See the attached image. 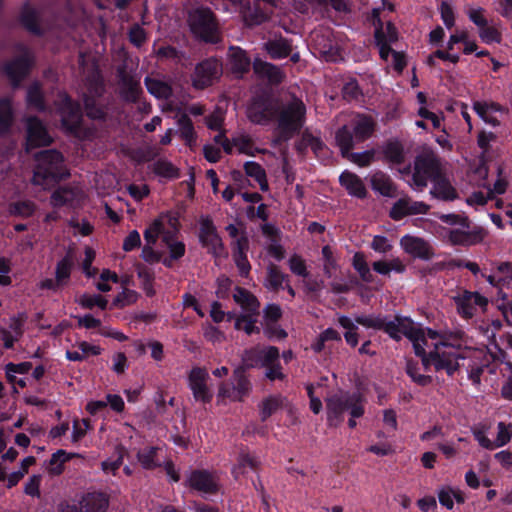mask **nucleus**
Here are the masks:
<instances>
[{
  "label": "nucleus",
  "instance_id": "28",
  "mask_svg": "<svg viewBox=\"0 0 512 512\" xmlns=\"http://www.w3.org/2000/svg\"><path fill=\"white\" fill-rule=\"evenodd\" d=\"M372 189L385 197H394L396 189L391 179L382 172H375L372 174L371 179Z\"/></svg>",
  "mask_w": 512,
  "mask_h": 512
},
{
  "label": "nucleus",
  "instance_id": "52",
  "mask_svg": "<svg viewBox=\"0 0 512 512\" xmlns=\"http://www.w3.org/2000/svg\"><path fill=\"white\" fill-rule=\"evenodd\" d=\"M479 37L487 44L499 43L501 41V34L497 28L488 25L479 29Z\"/></svg>",
  "mask_w": 512,
  "mask_h": 512
},
{
  "label": "nucleus",
  "instance_id": "56",
  "mask_svg": "<svg viewBox=\"0 0 512 512\" xmlns=\"http://www.w3.org/2000/svg\"><path fill=\"white\" fill-rule=\"evenodd\" d=\"M324 259V272L328 277H332L336 269V261L333 252L329 246H324L322 249Z\"/></svg>",
  "mask_w": 512,
  "mask_h": 512
},
{
  "label": "nucleus",
  "instance_id": "16",
  "mask_svg": "<svg viewBox=\"0 0 512 512\" xmlns=\"http://www.w3.org/2000/svg\"><path fill=\"white\" fill-rule=\"evenodd\" d=\"M199 238L203 246H205L214 256L220 257L225 254L224 246L221 238L217 234L216 228L208 217L200 219Z\"/></svg>",
  "mask_w": 512,
  "mask_h": 512
},
{
  "label": "nucleus",
  "instance_id": "30",
  "mask_svg": "<svg viewBox=\"0 0 512 512\" xmlns=\"http://www.w3.org/2000/svg\"><path fill=\"white\" fill-rule=\"evenodd\" d=\"M253 67L257 75L266 78L271 83L277 84L283 79V73L278 67L263 62L260 59H255Z\"/></svg>",
  "mask_w": 512,
  "mask_h": 512
},
{
  "label": "nucleus",
  "instance_id": "4",
  "mask_svg": "<svg viewBox=\"0 0 512 512\" xmlns=\"http://www.w3.org/2000/svg\"><path fill=\"white\" fill-rule=\"evenodd\" d=\"M440 163L432 152H426L418 156L414 163V169L407 183L414 189L422 190L429 178H432V197L443 201H452L457 198L456 189L450 181L440 173Z\"/></svg>",
  "mask_w": 512,
  "mask_h": 512
},
{
  "label": "nucleus",
  "instance_id": "2",
  "mask_svg": "<svg viewBox=\"0 0 512 512\" xmlns=\"http://www.w3.org/2000/svg\"><path fill=\"white\" fill-rule=\"evenodd\" d=\"M339 325L346 330L344 337L346 342L351 346L358 344L357 328L358 325H362L365 328L373 329H384L394 339H401L402 336L407 337L413 345L416 354L423 353V345L421 341H424V334L426 330L410 318L407 317H396L394 320L385 322L381 318L374 316H356L350 318L347 316H339Z\"/></svg>",
  "mask_w": 512,
  "mask_h": 512
},
{
  "label": "nucleus",
  "instance_id": "61",
  "mask_svg": "<svg viewBox=\"0 0 512 512\" xmlns=\"http://www.w3.org/2000/svg\"><path fill=\"white\" fill-rule=\"evenodd\" d=\"M41 475H32L24 486V492L32 497L40 496Z\"/></svg>",
  "mask_w": 512,
  "mask_h": 512
},
{
  "label": "nucleus",
  "instance_id": "19",
  "mask_svg": "<svg viewBox=\"0 0 512 512\" xmlns=\"http://www.w3.org/2000/svg\"><path fill=\"white\" fill-rule=\"evenodd\" d=\"M59 112L63 127L78 135V128L81 121L79 107L74 105L66 95H61V106L59 108Z\"/></svg>",
  "mask_w": 512,
  "mask_h": 512
},
{
  "label": "nucleus",
  "instance_id": "62",
  "mask_svg": "<svg viewBox=\"0 0 512 512\" xmlns=\"http://www.w3.org/2000/svg\"><path fill=\"white\" fill-rule=\"evenodd\" d=\"M282 312L278 305L270 304L264 310V326L274 324L281 317Z\"/></svg>",
  "mask_w": 512,
  "mask_h": 512
},
{
  "label": "nucleus",
  "instance_id": "15",
  "mask_svg": "<svg viewBox=\"0 0 512 512\" xmlns=\"http://www.w3.org/2000/svg\"><path fill=\"white\" fill-rule=\"evenodd\" d=\"M279 351L276 347L267 346L264 348H252L245 351L243 363L247 367H269L278 362Z\"/></svg>",
  "mask_w": 512,
  "mask_h": 512
},
{
  "label": "nucleus",
  "instance_id": "37",
  "mask_svg": "<svg viewBox=\"0 0 512 512\" xmlns=\"http://www.w3.org/2000/svg\"><path fill=\"white\" fill-rule=\"evenodd\" d=\"M512 280V267L509 263H502L497 266L496 271L487 276V281L493 286H505Z\"/></svg>",
  "mask_w": 512,
  "mask_h": 512
},
{
  "label": "nucleus",
  "instance_id": "64",
  "mask_svg": "<svg viewBox=\"0 0 512 512\" xmlns=\"http://www.w3.org/2000/svg\"><path fill=\"white\" fill-rule=\"evenodd\" d=\"M289 268L298 276L306 277L308 275L305 261L299 256H292L289 259Z\"/></svg>",
  "mask_w": 512,
  "mask_h": 512
},
{
  "label": "nucleus",
  "instance_id": "49",
  "mask_svg": "<svg viewBox=\"0 0 512 512\" xmlns=\"http://www.w3.org/2000/svg\"><path fill=\"white\" fill-rule=\"evenodd\" d=\"M12 111L9 100L0 101V133L8 129L11 123Z\"/></svg>",
  "mask_w": 512,
  "mask_h": 512
},
{
  "label": "nucleus",
  "instance_id": "47",
  "mask_svg": "<svg viewBox=\"0 0 512 512\" xmlns=\"http://www.w3.org/2000/svg\"><path fill=\"white\" fill-rule=\"evenodd\" d=\"M353 266L364 281L371 280L372 274L363 254L356 253L353 256Z\"/></svg>",
  "mask_w": 512,
  "mask_h": 512
},
{
  "label": "nucleus",
  "instance_id": "44",
  "mask_svg": "<svg viewBox=\"0 0 512 512\" xmlns=\"http://www.w3.org/2000/svg\"><path fill=\"white\" fill-rule=\"evenodd\" d=\"M118 281L119 277L115 272H112L109 269H104L96 282V287L99 291L108 292L111 290L110 283H118Z\"/></svg>",
  "mask_w": 512,
  "mask_h": 512
},
{
  "label": "nucleus",
  "instance_id": "42",
  "mask_svg": "<svg viewBox=\"0 0 512 512\" xmlns=\"http://www.w3.org/2000/svg\"><path fill=\"white\" fill-rule=\"evenodd\" d=\"M245 171L249 176L256 179L261 190H266L268 188L265 172L259 164L255 162H247L245 164Z\"/></svg>",
  "mask_w": 512,
  "mask_h": 512
},
{
  "label": "nucleus",
  "instance_id": "23",
  "mask_svg": "<svg viewBox=\"0 0 512 512\" xmlns=\"http://www.w3.org/2000/svg\"><path fill=\"white\" fill-rule=\"evenodd\" d=\"M400 245L406 253L413 257L428 259L432 254L429 244L415 236L405 235L401 238Z\"/></svg>",
  "mask_w": 512,
  "mask_h": 512
},
{
  "label": "nucleus",
  "instance_id": "14",
  "mask_svg": "<svg viewBox=\"0 0 512 512\" xmlns=\"http://www.w3.org/2000/svg\"><path fill=\"white\" fill-rule=\"evenodd\" d=\"M33 63V56L29 49L20 47L18 56L4 66L5 73L10 81L17 85L27 74Z\"/></svg>",
  "mask_w": 512,
  "mask_h": 512
},
{
  "label": "nucleus",
  "instance_id": "3",
  "mask_svg": "<svg viewBox=\"0 0 512 512\" xmlns=\"http://www.w3.org/2000/svg\"><path fill=\"white\" fill-rule=\"evenodd\" d=\"M178 226V216L174 212L162 213L152 220L144 231L145 246L142 250L143 258L146 261H158L160 259L161 252L154 249L160 237L169 248L172 258L182 257L185 252V246L182 242L175 240Z\"/></svg>",
  "mask_w": 512,
  "mask_h": 512
},
{
  "label": "nucleus",
  "instance_id": "29",
  "mask_svg": "<svg viewBox=\"0 0 512 512\" xmlns=\"http://www.w3.org/2000/svg\"><path fill=\"white\" fill-rule=\"evenodd\" d=\"M228 57L230 68L236 75L240 76L249 69L250 59L242 49L232 47Z\"/></svg>",
  "mask_w": 512,
  "mask_h": 512
},
{
  "label": "nucleus",
  "instance_id": "33",
  "mask_svg": "<svg viewBox=\"0 0 512 512\" xmlns=\"http://www.w3.org/2000/svg\"><path fill=\"white\" fill-rule=\"evenodd\" d=\"M248 250V239L247 237H240L237 239L236 248L233 249V256L235 263L242 275H247L250 270V264L246 258V252Z\"/></svg>",
  "mask_w": 512,
  "mask_h": 512
},
{
  "label": "nucleus",
  "instance_id": "8",
  "mask_svg": "<svg viewBox=\"0 0 512 512\" xmlns=\"http://www.w3.org/2000/svg\"><path fill=\"white\" fill-rule=\"evenodd\" d=\"M277 129L282 138L288 139L304 124L306 108L302 100L292 98L277 110Z\"/></svg>",
  "mask_w": 512,
  "mask_h": 512
},
{
  "label": "nucleus",
  "instance_id": "55",
  "mask_svg": "<svg viewBox=\"0 0 512 512\" xmlns=\"http://www.w3.org/2000/svg\"><path fill=\"white\" fill-rule=\"evenodd\" d=\"M91 429L90 421L88 419H83L81 421L75 420L73 422V431H72V441L78 442L82 439L88 430Z\"/></svg>",
  "mask_w": 512,
  "mask_h": 512
},
{
  "label": "nucleus",
  "instance_id": "21",
  "mask_svg": "<svg viewBox=\"0 0 512 512\" xmlns=\"http://www.w3.org/2000/svg\"><path fill=\"white\" fill-rule=\"evenodd\" d=\"M52 141L43 124L35 119L27 120V150L50 144Z\"/></svg>",
  "mask_w": 512,
  "mask_h": 512
},
{
  "label": "nucleus",
  "instance_id": "18",
  "mask_svg": "<svg viewBox=\"0 0 512 512\" xmlns=\"http://www.w3.org/2000/svg\"><path fill=\"white\" fill-rule=\"evenodd\" d=\"M221 72V66L215 59H209L200 63L195 70L193 85L196 88H204L212 83Z\"/></svg>",
  "mask_w": 512,
  "mask_h": 512
},
{
  "label": "nucleus",
  "instance_id": "10",
  "mask_svg": "<svg viewBox=\"0 0 512 512\" xmlns=\"http://www.w3.org/2000/svg\"><path fill=\"white\" fill-rule=\"evenodd\" d=\"M375 39L381 58L390 63L397 72H401L406 65L404 55L390 47L397 40L395 27L388 23L385 28H377Z\"/></svg>",
  "mask_w": 512,
  "mask_h": 512
},
{
  "label": "nucleus",
  "instance_id": "20",
  "mask_svg": "<svg viewBox=\"0 0 512 512\" xmlns=\"http://www.w3.org/2000/svg\"><path fill=\"white\" fill-rule=\"evenodd\" d=\"M275 115L274 105L267 100H255L247 107L248 118L256 124H265Z\"/></svg>",
  "mask_w": 512,
  "mask_h": 512
},
{
  "label": "nucleus",
  "instance_id": "7",
  "mask_svg": "<svg viewBox=\"0 0 512 512\" xmlns=\"http://www.w3.org/2000/svg\"><path fill=\"white\" fill-rule=\"evenodd\" d=\"M374 131L373 120L366 115H352L349 123L345 124L336 133V142L341 153L351 151L354 144L369 138Z\"/></svg>",
  "mask_w": 512,
  "mask_h": 512
},
{
  "label": "nucleus",
  "instance_id": "40",
  "mask_svg": "<svg viewBox=\"0 0 512 512\" xmlns=\"http://www.w3.org/2000/svg\"><path fill=\"white\" fill-rule=\"evenodd\" d=\"M266 50L272 58L280 59L289 55L291 47L284 39H277L266 44Z\"/></svg>",
  "mask_w": 512,
  "mask_h": 512
},
{
  "label": "nucleus",
  "instance_id": "50",
  "mask_svg": "<svg viewBox=\"0 0 512 512\" xmlns=\"http://www.w3.org/2000/svg\"><path fill=\"white\" fill-rule=\"evenodd\" d=\"M407 374L411 377V379L421 385V386H426L428 385L429 383H431V377L430 376H427V375H423L419 372L420 368L418 367L417 364H413L411 362H408L407 363Z\"/></svg>",
  "mask_w": 512,
  "mask_h": 512
},
{
  "label": "nucleus",
  "instance_id": "35",
  "mask_svg": "<svg viewBox=\"0 0 512 512\" xmlns=\"http://www.w3.org/2000/svg\"><path fill=\"white\" fill-rule=\"evenodd\" d=\"M473 109L484 122L494 126L497 125L498 121L493 114L501 110L499 105L493 102L476 101L473 104Z\"/></svg>",
  "mask_w": 512,
  "mask_h": 512
},
{
  "label": "nucleus",
  "instance_id": "13",
  "mask_svg": "<svg viewBox=\"0 0 512 512\" xmlns=\"http://www.w3.org/2000/svg\"><path fill=\"white\" fill-rule=\"evenodd\" d=\"M458 313L464 318L472 317L478 310H484L487 306V298L478 292L460 291L453 296Z\"/></svg>",
  "mask_w": 512,
  "mask_h": 512
},
{
  "label": "nucleus",
  "instance_id": "45",
  "mask_svg": "<svg viewBox=\"0 0 512 512\" xmlns=\"http://www.w3.org/2000/svg\"><path fill=\"white\" fill-rule=\"evenodd\" d=\"M512 438V425H505L503 422H499L497 425V436L493 440L495 443V449L505 446L510 442Z\"/></svg>",
  "mask_w": 512,
  "mask_h": 512
},
{
  "label": "nucleus",
  "instance_id": "54",
  "mask_svg": "<svg viewBox=\"0 0 512 512\" xmlns=\"http://www.w3.org/2000/svg\"><path fill=\"white\" fill-rule=\"evenodd\" d=\"M137 297L138 296L136 292L129 289H124L115 297L113 305L115 307H124L127 305H131L136 302Z\"/></svg>",
  "mask_w": 512,
  "mask_h": 512
},
{
  "label": "nucleus",
  "instance_id": "34",
  "mask_svg": "<svg viewBox=\"0 0 512 512\" xmlns=\"http://www.w3.org/2000/svg\"><path fill=\"white\" fill-rule=\"evenodd\" d=\"M288 403L285 398L275 395L269 396L260 404V415L262 420H266L280 409L287 407Z\"/></svg>",
  "mask_w": 512,
  "mask_h": 512
},
{
  "label": "nucleus",
  "instance_id": "26",
  "mask_svg": "<svg viewBox=\"0 0 512 512\" xmlns=\"http://www.w3.org/2000/svg\"><path fill=\"white\" fill-rule=\"evenodd\" d=\"M340 183L352 196L363 198L366 196V188L363 181L355 174L345 171L340 175Z\"/></svg>",
  "mask_w": 512,
  "mask_h": 512
},
{
  "label": "nucleus",
  "instance_id": "6",
  "mask_svg": "<svg viewBox=\"0 0 512 512\" xmlns=\"http://www.w3.org/2000/svg\"><path fill=\"white\" fill-rule=\"evenodd\" d=\"M36 161L32 181L43 189L49 188L57 180L68 175L62 155L55 150L39 153Z\"/></svg>",
  "mask_w": 512,
  "mask_h": 512
},
{
  "label": "nucleus",
  "instance_id": "58",
  "mask_svg": "<svg viewBox=\"0 0 512 512\" xmlns=\"http://www.w3.org/2000/svg\"><path fill=\"white\" fill-rule=\"evenodd\" d=\"M27 103L36 109H43L42 93L37 84L30 86L27 92Z\"/></svg>",
  "mask_w": 512,
  "mask_h": 512
},
{
  "label": "nucleus",
  "instance_id": "38",
  "mask_svg": "<svg viewBox=\"0 0 512 512\" xmlns=\"http://www.w3.org/2000/svg\"><path fill=\"white\" fill-rule=\"evenodd\" d=\"M161 449L159 448H144L138 453V460L145 469H152L161 464L159 453Z\"/></svg>",
  "mask_w": 512,
  "mask_h": 512
},
{
  "label": "nucleus",
  "instance_id": "1",
  "mask_svg": "<svg viewBox=\"0 0 512 512\" xmlns=\"http://www.w3.org/2000/svg\"><path fill=\"white\" fill-rule=\"evenodd\" d=\"M423 353L417 354L422 358L426 369L433 366L435 370H444L453 374L459 367V360L477 357L481 352L462 347L461 339L453 333H440L427 329L424 334Z\"/></svg>",
  "mask_w": 512,
  "mask_h": 512
},
{
  "label": "nucleus",
  "instance_id": "5",
  "mask_svg": "<svg viewBox=\"0 0 512 512\" xmlns=\"http://www.w3.org/2000/svg\"><path fill=\"white\" fill-rule=\"evenodd\" d=\"M327 419L330 425H337L343 420L344 413L350 415L348 425L356 426V418L364 414V398L358 392H339L326 399Z\"/></svg>",
  "mask_w": 512,
  "mask_h": 512
},
{
  "label": "nucleus",
  "instance_id": "43",
  "mask_svg": "<svg viewBox=\"0 0 512 512\" xmlns=\"http://www.w3.org/2000/svg\"><path fill=\"white\" fill-rule=\"evenodd\" d=\"M78 303L84 308L91 309L94 306H97L104 310L107 307L108 301L100 295L83 294L79 297Z\"/></svg>",
  "mask_w": 512,
  "mask_h": 512
},
{
  "label": "nucleus",
  "instance_id": "24",
  "mask_svg": "<svg viewBox=\"0 0 512 512\" xmlns=\"http://www.w3.org/2000/svg\"><path fill=\"white\" fill-rule=\"evenodd\" d=\"M80 512H106L108 500L102 493H87L78 502Z\"/></svg>",
  "mask_w": 512,
  "mask_h": 512
},
{
  "label": "nucleus",
  "instance_id": "17",
  "mask_svg": "<svg viewBox=\"0 0 512 512\" xmlns=\"http://www.w3.org/2000/svg\"><path fill=\"white\" fill-rule=\"evenodd\" d=\"M208 379L209 374L205 369L196 367L190 371L188 383L197 401L209 402L212 399V392L207 385Z\"/></svg>",
  "mask_w": 512,
  "mask_h": 512
},
{
  "label": "nucleus",
  "instance_id": "48",
  "mask_svg": "<svg viewBox=\"0 0 512 512\" xmlns=\"http://www.w3.org/2000/svg\"><path fill=\"white\" fill-rule=\"evenodd\" d=\"M72 261L66 257L57 264L56 283L63 285L70 276Z\"/></svg>",
  "mask_w": 512,
  "mask_h": 512
},
{
  "label": "nucleus",
  "instance_id": "59",
  "mask_svg": "<svg viewBox=\"0 0 512 512\" xmlns=\"http://www.w3.org/2000/svg\"><path fill=\"white\" fill-rule=\"evenodd\" d=\"M441 19L447 28H452L455 24L454 10L448 2H442L440 5Z\"/></svg>",
  "mask_w": 512,
  "mask_h": 512
},
{
  "label": "nucleus",
  "instance_id": "53",
  "mask_svg": "<svg viewBox=\"0 0 512 512\" xmlns=\"http://www.w3.org/2000/svg\"><path fill=\"white\" fill-rule=\"evenodd\" d=\"M21 20L27 29L37 32V13L32 7H25L21 14Z\"/></svg>",
  "mask_w": 512,
  "mask_h": 512
},
{
  "label": "nucleus",
  "instance_id": "36",
  "mask_svg": "<svg viewBox=\"0 0 512 512\" xmlns=\"http://www.w3.org/2000/svg\"><path fill=\"white\" fill-rule=\"evenodd\" d=\"M437 494L440 504L445 506L447 509L453 508L454 500H456L458 503L464 502L462 492L457 488L443 486L438 490Z\"/></svg>",
  "mask_w": 512,
  "mask_h": 512
},
{
  "label": "nucleus",
  "instance_id": "60",
  "mask_svg": "<svg viewBox=\"0 0 512 512\" xmlns=\"http://www.w3.org/2000/svg\"><path fill=\"white\" fill-rule=\"evenodd\" d=\"M408 204L409 199L408 198H402L399 199L392 207L390 211V216L394 220H400L404 216L408 215Z\"/></svg>",
  "mask_w": 512,
  "mask_h": 512
},
{
  "label": "nucleus",
  "instance_id": "63",
  "mask_svg": "<svg viewBox=\"0 0 512 512\" xmlns=\"http://www.w3.org/2000/svg\"><path fill=\"white\" fill-rule=\"evenodd\" d=\"M469 19L481 29L487 25V20L484 16V10L480 7H471L467 11Z\"/></svg>",
  "mask_w": 512,
  "mask_h": 512
},
{
  "label": "nucleus",
  "instance_id": "12",
  "mask_svg": "<svg viewBox=\"0 0 512 512\" xmlns=\"http://www.w3.org/2000/svg\"><path fill=\"white\" fill-rule=\"evenodd\" d=\"M234 392H230L229 384H221L217 394V402L219 404H226L227 400L236 402L242 401L248 395L251 385L245 378L242 369L234 371Z\"/></svg>",
  "mask_w": 512,
  "mask_h": 512
},
{
  "label": "nucleus",
  "instance_id": "22",
  "mask_svg": "<svg viewBox=\"0 0 512 512\" xmlns=\"http://www.w3.org/2000/svg\"><path fill=\"white\" fill-rule=\"evenodd\" d=\"M187 482L190 487L203 494H210L218 489V482L216 478L205 471L192 472L189 475Z\"/></svg>",
  "mask_w": 512,
  "mask_h": 512
},
{
  "label": "nucleus",
  "instance_id": "51",
  "mask_svg": "<svg viewBox=\"0 0 512 512\" xmlns=\"http://www.w3.org/2000/svg\"><path fill=\"white\" fill-rule=\"evenodd\" d=\"M473 436L479 445L488 450L495 449V443L489 439L487 429L484 427H477L472 430Z\"/></svg>",
  "mask_w": 512,
  "mask_h": 512
},
{
  "label": "nucleus",
  "instance_id": "57",
  "mask_svg": "<svg viewBox=\"0 0 512 512\" xmlns=\"http://www.w3.org/2000/svg\"><path fill=\"white\" fill-rule=\"evenodd\" d=\"M342 155L359 166H367L373 160L374 154L372 151H365L362 153H351L348 151V153Z\"/></svg>",
  "mask_w": 512,
  "mask_h": 512
},
{
  "label": "nucleus",
  "instance_id": "27",
  "mask_svg": "<svg viewBox=\"0 0 512 512\" xmlns=\"http://www.w3.org/2000/svg\"><path fill=\"white\" fill-rule=\"evenodd\" d=\"M215 142L221 145L227 153L237 151L239 153L248 154L251 149L250 141L245 136L237 137L230 143L225 139L223 134H218L215 136Z\"/></svg>",
  "mask_w": 512,
  "mask_h": 512
},
{
  "label": "nucleus",
  "instance_id": "46",
  "mask_svg": "<svg viewBox=\"0 0 512 512\" xmlns=\"http://www.w3.org/2000/svg\"><path fill=\"white\" fill-rule=\"evenodd\" d=\"M154 171L157 175L172 179L178 177V169L170 162L160 160L155 163Z\"/></svg>",
  "mask_w": 512,
  "mask_h": 512
},
{
  "label": "nucleus",
  "instance_id": "11",
  "mask_svg": "<svg viewBox=\"0 0 512 512\" xmlns=\"http://www.w3.org/2000/svg\"><path fill=\"white\" fill-rule=\"evenodd\" d=\"M189 24L193 33L205 41H214L216 26L209 9H195L189 15Z\"/></svg>",
  "mask_w": 512,
  "mask_h": 512
},
{
  "label": "nucleus",
  "instance_id": "9",
  "mask_svg": "<svg viewBox=\"0 0 512 512\" xmlns=\"http://www.w3.org/2000/svg\"><path fill=\"white\" fill-rule=\"evenodd\" d=\"M233 298L242 309L241 314L235 321V328L237 330L245 331L248 335L258 331V328L255 326L259 309L257 299L252 294L241 288L235 289Z\"/></svg>",
  "mask_w": 512,
  "mask_h": 512
},
{
  "label": "nucleus",
  "instance_id": "31",
  "mask_svg": "<svg viewBox=\"0 0 512 512\" xmlns=\"http://www.w3.org/2000/svg\"><path fill=\"white\" fill-rule=\"evenodd\" d=\"M78 456L76 453H68L64 450H58L52 454L46 465V471L53 476H57L63 473L64 465L66 462L71 460L73 457Z\"/></svg>",
  "mask_w": 512,
  "mask_h": 512
},
{
  "label": "nucleus",
  "instance_id": "39",
  "mask_svg": "<svg viewBox=\"0 0 512 512\" xmlns=\"http://www.w3.org/2000/svg\"><path fill=\"white\" fill-rule=\"evenodd\" d=\"M286 278V275H284L277 267L270 266L265 279V286L270 290L282 289L286 283Z\"/></svg>",
  "mask_w": 512,
  "mask_h": 512
},
{
  "label": "nucleus",
  "instance_id": "32",
  "mask_svg": "<svg viewBox=\"0 0 512 512\" xmlns=\"http://www.w3.org/2000/svg\"><path fill=\"white\" fill-rule=\"evenodd\" d=\"M145 84L149 93L158 99L168 100L172 95L171 86L158 77H147Z\"/></svg>",
  "mask_w": 512,
  "mask_h": 512
},
{
  "label": "nucleus",
  "instance_id": "41",
  "mask_svg": "<svg viewBox=\"0 0 512 512\" xmlns=\"http://www.w3.org/2000/svg\"><path fill=\"white\" fill-rule=\"evenodd\" d=\"M385 159L392 164H400L404 160L402 146L397 142L388 143L383 150Z\"/></svg>",
  "mask_w": 512,
  "mask_h": 512
},
{
  "label": "nucleus",
  "instance_id": "25",
  "mask_svg": "<svg viewBox=\"0 0 512 512\" xmlns=\"http://www.w3.org/2000/svg\"><path fill=\"white\" fill-rule=\"evenodd\" d=\"M84 199L83 191L78 188H60L56 190L51 197L52 205L62 206V205H76L79 204Z\"/></svg>",
  "mask_w": 512,
  "mask_h": 512
}]
</instances>
